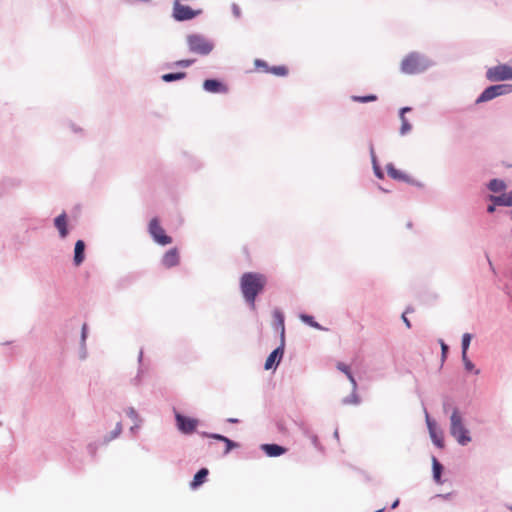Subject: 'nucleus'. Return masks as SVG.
Masks as SVG:
<instances>
[{"label": "nucleus", "instance_id": "79ce46f5", "mask_svg": "<svg viewBox=\"0 0 512 512\" xmlns=\"http://www.w3.org/2000/svg\"><path fill=\"white\" fill-rule=\"evenodd\" d=\"M375 512H384V509H379V510H377Z\"/></svg>", "mask_w": 512, "mask_h": 512}, {"label": "nucleus", "instance_id": "2eb2a0df", "mask_svg": "<svg viewBox=\"0 0 512 512\" xmlns=\"http://www.w3.org/2000/svg\"><path fill=\"white\" fill-rule=\"evenodd\" d=\"M84 251H85L84 241L78 240L75 244V249H74V264L76 266L81 265L82 262L84 261V258H85Z\"/></svg>", "mask_w": 512, "mask_h": 512}, {"label": "nucleus", "instance_id": "f8f14e48", "mask_svg": "<svg viewBox=\"0 0 512 512\" xmlns=\"http://www.w3.org/2000/svg\"><path fill=\"white\" fill-rule=\"evenodd\" d=\"M179 261H180L179 253L176 248H172V249L168 250L162 258V264L166 268H171V267L178 265Z\"/></svg>", "mask_w": 512, "mask_h": 512}, {"label": "nucleus", "instance_id": "dca6fc26", "mask_svg": "<svg viewBox=\"0 0 512 512\" xmlns=\"http://www.w3.org/2000/svg\"><path fill=\"white\" fill-rule=\"evenodd\" d=\"M262 449L270 457H277L286 452L284 447L277 444H264Z\"/></svg>", "mask_w": 512, "mask_h": 512}, {"label": "nucleus", "instance_id": "c85d7f7f", "mask_svg": "<svg viewBox=\"0 0 512 512\" xmlns=\"http://www.w3.org/2000/svg\"><path fill=\"white\" fill-rule=\"evenodd\" d=\"M301 320L304 321L305 323L309 324L312 327L319 328L318 323L314 322L313 317L310 315H301Z\"/></svg>", "mask_w": 512, "mask_h": 512}, {"label": "nucleus", "instance_id": "bb28decb", "mask_svg": "<svg viewBox=\"0 0 512 512\" xmlns=\"http://www.w3.org/2000/svg\"><path fill=\"white\" fill-rule=\"evenodd\" d=\"M377 99L376 95H368V96H354L353 97V100L354 101H357V102H362V103H366V102H372V101H375Z\"/></svg>", "mask_w": 512, "mask_h": 512}, {"label": "nucleus", "instance_id": "a19ab883", "mask_svg": "<svg viewBox=\"0 0 512 512\" xmlns=\"http://www.w3.org/2000/svg\"><path fill=\"white\" fill-rule=\"evenodd\" d=\"M488 262H489L490 267L493 269V264L490 259H488Z\"/></svg>", "mask_w": 512, "mask_h": 512}, {"label": "nucleus", "instance_id": "58836bf2", "mask_svg": "<svg viewBox=\"0 0 512 512\" xmlns=\"http://www.w3.org/2000/svg\"><path fill=\"white\" fill-rule=\"evenodd\" d=\"M228 421L231 422V423H237L238 422V420L235 419V418H230V419H228Z\"/></svg>", "mask_w": 512, "mask_h": 512}, {"label": "nucleus", "instance_id": "4be33fe9", "mask_svg": "<svg viewBox=\"0 0 512 512\" xmlns=\"http://www.w3.org/2000/svg\"><path fill=\"white\" fill-rule=\"evenodd\" d=\"M505 183L498 179H493L489 183V189L493 192H500L505 189Z\"/></svg>", "mask_w": 512, "mask_h": 512}, {"label": "nucleus", "instance_id": "1a4fd4ad", "mask_svg": "<svg viewBox=\"0 0 512 512\" xmlns=\"http://www.w3.org/2000/svg\"><path fill=\"white\" fill-rule=\"evenodd\" d=\"M201 13V10H193L191 7L182 4L180 1L174 3L173 16L178 21L190 20Z\"/></svg>", "mask_w": 512, "mask_h": 512}, {"label": "nucleus", "instance_id": "4c0bfd02", "mask_svg": "<svg viewBox=\"0 0 512 512\" xmlns=\"http://www.w3.org/2000/svg\"><path fill=\"white\" fill-rule=\"evenodd\" d=\"M487 210L489 213H492L495 210V208L494 206H489Z\"/></svg>", "mask_w": 512, "mask_h": 512}, {"label": "nucleus", "instance_id": "5701e85b", "mask_svg": "<svg viewBox=\"0 0 512 512\" xmlns=\"http://www.w3.org/2000/svg\"><path fill=\"white\" fill-rule=\"evenodd\" d=\"M441 472L442 465L437 461L436 458H433V477L437 483H440Z\"/></svg>", "mask_w": 512, "mask_h": 512}, {"label": "nucleus", "instance_id": "7ed1b4c3", "mask_svg": "<svg viewBox=\"0 0 512 512\" xmlns=\"http://www.w3.org/2000/svg\"><path fill=\"white\" fill-rule=\"evenodd\" d=\"M450 431L453 437H455L461 445H466L471 441V438L468 435V430L464 427L461 416L457 410H454L451 415Z\"/></svg>", "mask_w": 512, "mask_h": 512}, {"label": "nucleus", "instance_id": "2f4dec72", "mask_svg": "<svg viewBox=\"0 0 512 512\" xmlns=\"http://www.w3.org/2000/svg\"><path fill=\"white\" fill-rule=\"evenodd\" d=\"M194 62V60H179L176 62V65L177 66H180V67H189L192 63Z\"/></svg>", "mask_w": 512, "mask_h": 512}, {"label": "nucleus", "instance_id": "f3484780", "mask_svg": "<svg viewBox=\"0 0 512 512\" xmlns=\"http://www.w3.org/2000/svg\"><path fill=\"white\" fill-rule=\"evenodd\" d=\"M208 469L206 468H202L200 469L194 476L192 482H191V487L192 488H197L199 487L200 485H202L205 480H206V477L208 476Z\"/></svg>", "mask_w": 512, "mask_h": 512}, {"label": "nucleus", "instance_id": "39448f33", "mask_svg": "<svg viewBox=\"0 0 512 512\" xmlns=\"http://www.w3.org/2000/svg\"><path fill=\"white\" fill-rule=\"evenodd\" d=\"M148 231L156 243L162 246L169 245L172 243V238L165 233V230L161 226L158 218L155 217L150 220L148 225Z\"/></svg>", "mask_w": 512, "mask_h": 512}, {"label": "nucleus", "instance_id": "7c9ffc66", "mask_svg": "<svg viewBox=\"0 0 512 512\" xmlns=\"http://www.w3.org/2000/svg\"><path fill=\"white\" fill-rule=\"evenodd\" d=\"M255 66L257 68H262L264 69L266 72L267 70H269L270 68L268 67L267 63L263 60H260V59H256L255 62H254Z\"/></svg>", "mask_w": 512, "mask_h": 512}, {"label": "nucleus", "instance_id": "423d86ee", "mask_svg": "<svg viewBox=\"0 0 512 512\" xmlns=\"http://www.w3.org/2000/svg\"><path fill=\"white\" fill-rule=\"evenodd\" d=\"M187 43L190 51L201 55H207L213 49V45L200 35H189Z\"/></svg>", "mask_w": 512, "mask_h": 512}, {"label": "nucleus", "instance_id": "412c9836", "mask_svg": "<svg viewBox=\"0 0 512 512\" xmlns=\"http://www.w3.org/2000/svg\"><path fill=\"white\" fill-rule=\"evenodd\" d=\"M186 76V73L184 72H178V73H167L162 75V80L164 82H172L176 80L183 79Z\"/></svg>", "mask_w": 512, "mask_h": 512}, {"label": "nucleus", "instance_id": "72a5a7b5", "mask_svg": "<svg viewBox=\"0 0 512 512\" xmlns=\"http://www.w3.org/2000/svg\"><path fill=\"white\" fill-rule=\"evenodd\" d=\"M410 311L407 309L403 314H402V320L403 322L405 323V325L407 326V328H410L411 327V323L409 321V319L407 318L406 314L409 313Z\"/></svg>", "mask_w": 512, "mask_h": 512}, {"label": "nucleus", "instance_id": "c9c22d12", "mask_svg": "<svg viewBox=\"0 0 512 512\" xmlns=\"http://www.w3.org/2000/svg\"><path fill=\"white\" fill-rule=\"evenodd\" d=\"M86 330H87V326H86V324H84L82 327V339L83 340L86 338Z\"/></svg>", "mask_w": 512, "mask_h": 512}, {"label": "nucleus", "instance_id": "ea45409f", "mask_svg": "<svg viewBox=\"0 0 512 512\" xmlns=\"http://www.w3.org/2000/svg\"><path fill=\"white\" fill-rule=\"evenodd\" d=\"M398 503H399V501H398V500H396V501L393 503L392 508H393V509H394V508H396V507H397V505H398Z\"/></svg>", "mask_w": 512, "mask_h": 512}, {"label": "nucleus", "instance_id": "a878e982", "mask_svg": "<svg viewBox=\"0 0 512 512\" xmlns=\"http://www.w3.org/2000/svg\"><path fill=\"white\" fill-rule=\"evenodd\" d=\"M472 336L469 333H465L462 337V354H467Z\"/></svg>", "mask_w": 512, "mask_h": 512}, {"label": "nucleus", "instance_id": "b1692460", "mask_svg": "<svg viewBox=\"0 0 512 512\" xmlns=\"http://www.w3.org/2000/svg\"><path fill=\"white\" fill-rule=\"evenodd\" d=\"M267 72L272 73L276 76H286L288 74V69L286 66H273Z\"/></svg>", "mask_w": 512, "mask_h": 512}, {"label": "nucleus", "instance_id": "aec40b11", "mask_svg": "<svg viewBox=\"0 0 512 512\" xmlns=\"http://www.w3.org/2000/svg\"><path fill=\"white\" fill-rule=\"evenodd\" d=\"M407 111H410V108L408 107H405V108H402L401 109V112H400V119H401V129H400V133L402 135L408 133L410 130H411V125L410 123L407 121V119L405 118L404 114L407 112Z\"/></svg>", "mask_w": 512, "mask_h": 512}, {"label": "nucleus", "instance_id": "a211bd4d", "mask_svg": "<svg viewBox=\"0 0 512 512\" xmlns=\"http://www.w3.org/2000/svg\"><path fill=\"white\" fill-rule=\"evenodd\" d=\"M492 200L499 206H512V191L500 196L492 197Z\"/></svg>", "mask_w": 512, "mask_h": 512}, {"label": "nucleus", "instance_id": "393cba45", "mask_svg": "<svg viewBox=\"0 0 512 512\" xmlns=\"http://www.w3.org/2000/svg\"><path fill=\"white\" fill-rule=\"evenodd\" d=\"M337 368L347 375L348 379L351 381L353 386L356 385V381H355L354 377L352 376V374L350 373L349 367L347 365H345L344 363H338Z\"/></svg>", "mask_w": 512, "mask_h": 512}, {"label": "nucleus", "instance_id": "c756f323", "mask_svg": "<svg viewBox=\"0 0 512 512\" xmlns=\"http://www.w3.org/2000/svg\"><path fill=\"white\" fill-rule=\"evenodd\" d=\"M223 442L225 443L226 445V448L224 450V454H227L230 452L231 449H233L234 447L237 446V444L233 441H231L230 439H228L227 437H225V439L223 440Z\"/></svg>", "mask_w": 512, "mask_h": 512}, {"label": "nucleus", "instance_id": "f257e3e1", "mask_svg": "<svg viewBox=\"0 0 512 512\" xmlns=\"http://www.w3.org/2000/svg\"><path fill=\"white\" fill-rule=\"evenodd\" d=\"M267 284L265 275L256 272L244 273L240 278V288L246 302L255 308V300Z\"/></svg>", "mask_w": 512, "mask_h": 512}, {"label": "nucleus", "instance_id": "ddd939ff", "mask_svg": "<svg viewBox=\"0 0 512 512\" xmlns=\"http://www.w3.org/2000/svg\"><path fill=\"white\" fill-rule=\"evenodd\" d=\"M203 87L210 93H225L227 88L221 82L215 79H207L203 83Z\"/></svg>", "mask_w": 512, "mask_h": 512}, {"label": "nucleus", "instance_id": "0eeeda50", "mask_svg": "<svg viewBox=\"0 0 512 512\" xmlns=\"http://www.w3.org/2000/svg\"><path fill=\"white\" fill-rule=\"evenodd\" d=\"M512 92V85L498 84L487 87L476 100L477 103L486 102L494 99L495 97L505 95Z\"/></svg>", "mask_w": 512, "mask_h": 512}, {"label": "nucleus", "instance_id": "cd10ccee", "mask_svg": "<svg viewBox=\"0 0 512 512\" xmlns=\"http://www.w3.org/2000/svg\"><path fill=\"white\" fill-rule=\"evenodd\" d=\"M462 361L464 363V367L468 372H471L474 370V364L469 360L467 354H462Z\"/></svg>", "mask_w": 512, "mask_h": 512}, {"label": "nucleus", "instance_id": "473e14b6", "mask_svg": "<svg viewBox=\"0 0 512 512\" xmlns=\"http://www.w3.org/2000/svg\"><path fill=\"white\" fill-rule=\"evenodd\" d=\"M440 345H441V352H442V360L444 361L447 356V353H448V346L442 340L440 341Z\"/></svg>", "mask_w": 512, "mask_h": 512}, {"label": "nucleus", "instance_id": "6ab92c4d", "mask_svg": "<svg viewBox=\"0 0 512 512\" xmlns=\"http://www.w3.org/2000/svg\"><path fill=\"white\" fill-rule=\"evenodd\" d=\"M386 170H387L388 175L393 179L403 180V181L407 180V176L404 173H402L401 171H399L398 169H396L393 164H388L386 166Z\"/></svg>", "mask_w": 512, "mask_h": 512}, {"label": "nucleus", "instance_id": "e433bc0d", "mask_svg": "<svg viewBox=\"0 0 512 512\" xmlns=\"http://www.w3.org/2000/svg\"><path fill=\"white\" fill-rule=\"evenodd\" d=\"M375 173H376V175H377L379 178H382V177H383L382 172H381L379 169H377V168L375 169Z\"/></svg>", "mask_w": 512, "mask_h": 512}, {"label": "nucleus", "instance_id": "6e6552de", "mask_svg": "<svg viewBox=\"0 0 512 512\" xmlns=\"http://www.w3.org/2000/svg\"><path fill=\"white\" fill-rule=\"evenodd\" d=\"M486 77L494 82L512 80V67L506 64L491 67L487 70Z\"/></svg>", "mask_w": 512, "mask_h": 512}, {"label": "nucleus", "instance_id": "f704fd0d", "mask_svg": "<svg viewBox=\"0 0 512 512\" xmlns=\"http://www.w3.org/2000/svg\"><path fill=\"white\" fill-rule=\"evenodd\" d=\"M210 437L219 441H223L225 439V436L220 434H211Z\"/></svg>", "mask_w": 512, "mask_h": 512}, {"label": "nucleus", "instance_id": "20e7f679", "mask_svg": "<svg viewBox=\"0 0 512 512\" xmlns=\"http://www.w3.org/2000/svg\"><path fill=\"white\" fill-rule=\"evenodd\" d=\"M426 63L422 60L417 53H410L401 63V71L405 74H416L425 70Z\"/></svg>", "mask_w": 512, "mask_h": 512}, {"label": "nucleus", "instance_id": "9b49d317", "mask_svg": "<svg viewBox=\"0 0 512 512\" xmlns=\"http://www.w3.org/2000/svg\"><path fill=\"white\" fill-rule=\"evenodd\" d=\"M426 420L432 441L437 447L442 448L444 446L442 432L437 429L436 424L429 418L428 415L426 416Z\"/></svg>", "mask_w": 512, "mask_h": 512}, {"label": "nucleus", "instance_id": "9d476101", "mask_svg": "<svg viewBox=\"0 0 512 512\" xmlns=\"http://www.w3.org/2000/svg\"><path fill=\"white\" fill-rule=\"evenodd\" d=\"M178 429L184 434H190L195 431L198 420L190 417H186L180 413L175 415Z\"/></svg>", "mask_w": 512, "mask_h": 512}, {"label": "nucleus", "instance_id": "4468645a", "mask_svg": "<svg viewBox=\"0 0 512 512\" xmlns=\"http://www.w3.org/2000/svg\"><path fill=\"white\" fill-rule=\"evenodd\" d=\"M54 224L59 231L60 237L65 238L68 235L67 215L65 213L60 214L55 218Z\"/></svg>", "mask_w": 512, "mask_h": 512}, {"label": "nucleus", "instance_id": "f03ea898", "mask_svg": "<svg viewBox=\"0 0 512 512\" xmlns=\"http://www.w3.org/2000/svg\"><path fill=\"white\" fill-rule=\"evenodd\" d=\"M274 317L277 321V329L280 331L281 344L277 347L271 354L267 357L264 368L266 370H270L273 367L277 366L281 361L284 353V345H285V326H284V316L281 312L276 311L274 313Z\"/></svg>", "mask_w": 512, "mask_h": 512}]
</instances>
